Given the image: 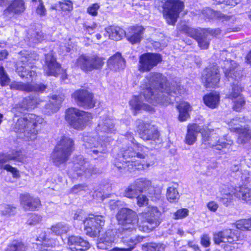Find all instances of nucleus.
Here are the masks:
<instances>
[{"mask_svg": "<svg viewBox=\"0 0 251 251\" xmlns=\"http://www.w3.org/2000/svg\"><path fill=\"white\" fill-rule=\"evenodd\" d=\"M100 8V5L98 3H94L90 5L87 9V13L93 16H96L98 15V11Z\"/></svg>", "mask_w": 251, "mask_h": 251, "instance_id": "obj_52", "label": "nucleus"}, {"mask_svg": "<svg viewBox=\"0 0 251 251\" xmlns=\"http://www.w3.org/2000/svg\"><path fill=\"white\" fill-rule=\"evenodd\" d=\"M104 58L98 55L82 54L77 59L76 65L84 72H91L101 69L104 64Z\"/></svg>", "mask_w": 251, "mask_h": 251, "instance_id": "obj_13", "label": "nucleus"}, {"mask_svg": "<svg viewBox=\"0 0 251 251\" xmlns=\"http://www.w3.org/2000/svg\"><path fill=\"white\" fill-rule=\"evenodd\" d=\"M39 5L37 8L36 12L38 14L41 16L45 15L46 13V9L41 0H39Z\"/></svg>", "mask_w": 251, "mask_h": 251, "instance_id": "obj_57", "label": "nucleus"}, {"mask_svg": "<svg viewBox=\"0 0 251 251\" xmlns=\"http://www.w3.org/2000/svg\"><path fill=\"white\" fill-rule=\"evenodd\" d=\"M244 118L235 117L228 122L227 124L231 131L237 132L239 136L237 142L239 144H244L251 139V130L248 126L242 128L239 123L244 122Z\"/></svg>", "mask_w": 251, "mask_h": 251, "instance_id": "obj_16", "label": "nucleus"}, {"mask_svg": "<svg viewBox=\"0 0 251 251\" xmlns=\"http://www.w3.org/2000/svg\"><path fill=\"white\" fill-rule=\"evenodd\" d=\"M44 69L48 75L56 76L60 72V66L56 62L52 51L45 55Z\"/></svg>", "mask_w": 251, "mask_h": 251, "instance_id": "obj_23", "label": "nucleus"}, {"mask_svg": "<svg viewBox=\"0 0 251 251\" xmlns=\"http://www.w3.org/2000/svg\"><path fill=\"white\" fill-rule=\"evenodd\" d=\"M115 131L112 120L107 117L100 118V120L96 128L95 132L89 133L84 135L83 137V145L86 148H97L92 151L94 153H105L106 151V144L104 140L103 143H100L98 140L99 138L105 137L106 134L113 133Z\"/></svg>", "mask_w": 251, "mask_h": 251, "instance_id": "obj_6", "label": "nucleus"}, {"mask_svg": "<svg viewBox=\"0 0 251 251\" xmlns=\"http://www.w3.org/2000/svg\"><path fill=\"white\" fill-rule=\"evenodd\" d=\"M183 7V2L180 0H168L165 2L163 15L169 24L173 25L176 23Z\"/></svg>", "mask_w": 251, "mask_h": 251, "instance_id": "obj_14", "label": "nucleus"}, {"mask_svg": "<svg viewBox=\"0 0 251 251\" xmlns=\"http://www.w3.org/2000/svg\"><path fill=\"white\" fill-rule=\"evenodd\" d=\"M63 100V97L53 95L50 100V103L46 104L43 109L44 113L50 115L57 111Z\"/></svg>", "mask_w": 251, "mask_h": 251, "instance_id": "obj_31", "label": "nucleus"}, {"mask_svg": "<svg viewBox=\"0 0 251 251\" xmlns=\"http://www.w3.org/2000/svg\"><path fill=\"white\" fill-rule=\"evenodd\" d=\"M51 8L55 10L61 9L63 11H71L73 9V4L71 1L69 0H64L59 1L54 5H51Z\"/></svg>", "mask_w": 251, "mask_h": 251, "instance_id": "obj_42", "label": "nucleus"}, {"mask_svg": "<svg viewBox=\"0 0 251 251\" xmlns=\"http://www.w3.org/2000/svg\"><path fill=\"white\" fill-rule=\"evenodd\" d=\"M73 162V169L74 171L76 172L77 176L84 175L85 177H89L98 172L97 170L93 166H90L89 163L86 161L81 155L75 158Z\"/></svg>", "mask_w": 251, "mask_h": 251, "instance_id": "obj_19", "label": "nucleus"}, {"mask_svg": "<svg viewBox=\"0 0 251 251\" xmlns=\"http://www.w3.org/2000/svg\"><path fill=\"white\" fill-rule=\"evenodd\" d=\"M201 133L203 142L210 141L208 144L210 147H215L216 149L221 150L227 149L224 151L225 152L230 151L232 150L231 146L233 143L232 141L226 139V142L225 141H221L220 139L217 140L218 138L216 135L211 134V131L208 130L205 131L202 129L201 127L196 124H189L187 126V132L185 138V142L186 144L191 145L194 144L197 140V137L199 133ZM226 139H224L225 140Z\"/></svg>", "mask_w": 251, "mask_h": 251, "instance_id": "obj_7", "label": "nucleus"}, {"mask_svg": "<svg viewBox=\"0 0 251 251\" xmlns=\"http://www.w3.org/2000/svg\"><path fill=\"white\" fill-rule=\"evenodd\" d=\"M45 102L39 98L28 97L25 98L19 106L14 107L12 112L14 114L12 128L19 138L27 141H33L38 133L37 127L42 124L44 119L34 114H28L20 117L25 110L32 109L44 105Z\"/></svg>", "mask_w": 251, "mask_h": 251, "instance_id": "obj_2", "label": "nucleus"}, {"mask_svg": "<svg viewBox=\"0 0 251 251\" xmlns=\"http://www.w3.org/2000/svg\"><path fill=\"white\" fill-rule=\"evenodd\" d=\"M130 142V146L123 149L114 162L122 173H136V171L148 169L155 163V157L149 155L148 148L136 143L134 139Z\"/></svg>", "mask_w": 251, "mask_h": 251, "instance_id": "obj_3", "label": "nucleus"}, {"mask_svg": "<svg viewBox=\"0 0 251 251\" xmlns=\"http://www.w3.org/2000/svg\"><path fill=\"white\" fill-rule=\"evenodd\" d=\"M14 160L19 162L23 161V157L20 151L12 150L6 153L0 155V168L11 172L14 177H19L20 174L19 171L15 168L13 167L9 164H5L6 162Z\"/></svg>", "mask_w": 251, "mask_h": 251, "instance_id": "obj_15", "label": "nucleus"}, {"mask_svg": "<svg viewBox=\"0 0 251 251\" xmlns=\"http://www.w3.org/2000/svg\"><path fill=\"white\" fill-rule=\"evenodd\" d=\"M4 251H25V246L22 242L14 240L8 245Z\"/></svg>", "mask_w": 251, "mask_h": 251, "instance_id": "obj_43", "label": "nucleus"}, {"mask_svg": "<svg viewBox=\"0 0 251 251\" xmlns=\"http://www.w3.org/2000/svg\"><path fill=\"white\" fill-rule=\"evenodd\" d=\"M181 30L188 34V35L196 40H197L202 33V30L200 32V31L198 29L193 28L187 26H184L182 28Z\"/></svg>", "mask_w": 251, "mask_h": 251, "instance_id": "obj_46", "label": "nucleus"}, {"mask_svg": "<svg viewBox=\"0 0 251 251\" xmlns=\"http://www.w3.org/2000/svg\"><path fill=\"white\" fill-rule=\"evenodd\" d=\"M91 119L90 113L75 108H70L66 111V120L73 128L77 130L83 129L87 123Z\"/></svg>", "mask_w": 251, "mask_h": 251, "instance_id": "obj_12", "label": "nucleus"}, {"mask_svg": "<svg viewBox=\"0 0 251 251\" xmlns=\"http://www.w3.org/2000/svg\"><path fill=\"white\" fill-rule=\"evenodd\" d=\"M205 104L211 108H216L220 101L219 94L212 92L205 95L203 98Z\"/></svg>", "mask_w": 251, "mask_h": 251, "instance_id": "obj_35", "label": "nucleus"}, {"mask_svg": "<svg viewBox=\"0 0 251 251\" xmlns=\"http://www.w3.org/2000/svg\"><path fill=\"white\" fill-rule=\"evenodd\" d=\"M138 128L139 130L140 137L144 140L159 141V132L151 125L144 123L139 120Z\"/></svg>", "mask_w": 251, "mask_h": 251, "instance_id": "obj_20", "label": "nucleus"}, {"mask_svg": "<svg viewBox=\"0 0 251 251\" xmlns=\"http://www.w3.org/2000/svg\"><path fill=\"white\" fill-rule=\"evenodd\" d=\"M166 196L170 202L176 201L179 198L177 191V184L174 183L170 185L167 189Z\"/></svg>", "mask_w": 251, "mask_h": 251, "instance_id": "obj_40", "label": "nucleus"}, {"mask_svg": "<svg viewBox=\"0 0 251 251\" xmlns=\"http://www.w3.org/2000/svg\"><path fill=\"white\" fill-rule=\"evenodd\" d=\"M215 243L220 244L222 242L234 243L238 240V236L231 229H226L214 234Z\"/></svg>", "mask_w": 251, "mask_h": 251, "instance_id": "obj_25", "label": "nucleus"}, {"mask_svg": "<svg viewBox=\"0 0 251 251\" xmlns=\"http://www.w3.org/2000/svg\"><path fill=\"white\" fill-rule=\"evenodd\" d=\"M86 188V186L82 184L76 185L72 188V191L75 193H76L79 191L85 190Z\"/></svg>", "mask_w": 251, "mask_h": 251, "instance_id": "obj_59", "label": "nucleus"}, {"mask_svg": "<svg viewBox=\"0 0 251 251\" xmlns=\"http://www.w3.org/2000/svg\"><path fill=\"white\" fill-rule=\"evenodd\" d=\"M67 251H86L90 248L89 243L79 236L68 237Z\"/></svg>", "mask_w": 251, "mask_h": 251, "instance_id": "obj_24", "label": "nucleus"}, {"mask_svg": "<svg viewBox=\"0 0 251 251\" xmlns=\"http://www.w3.org/2000/svg\"><path fill=\"white\" fill-rule=\"evenodd\" d=\"M72 97L80 106L92 108L95 105L93 95L87 90H76L72 94Z\"/></svg>", "mask_w": 251, "mask_h": 251, "instance_id": "obj_22", "label": "nucleus"}, {"mask_svg": "<svg viewBox=\"0 0 251 251\" xmlns=\"http://www.w3.org/2000/svg\"><path fill=\"white\" fill-rule=\"evenodd\" d=\"M139 193L141 192L133 182L125 189L124 195L128 198L133 199L136 197Z\"/></svg>", "mask_w": 251, "mask_h": 251, "instance_id": "obj_44", "label": "nucleus"}, {"mask_svg": "<svg viewBox=\"0 0 251 251\" xmlns=\"http://www.w3.org/2000/svg\"><path fill=\"white\" fill-rule=\"evenodd\" d=\"M45 39V36L42 32L35 31L32 34L29 39L30 43L36 44Z\"/></svg>", "mask_w": 251, "mask_h": 251, "instance_id": "obj_50", "label": "nucleus"}, {"mask_svg": "<svg viewBox=\"0 0 251 251\" xmlns=\"http://www.w3.org/2000/svg\"><path fill=\"white\" fill-rule=\"evenodd\" d=\"M74 150L73 140L68 136H62L51 153L52 162L58 166L65 163L68 160Z\"/></svg>", "mask_w": 251, "mask_h": 251, "instance_id": "obj_8", "label": "nucleus"}, {"mask_svg": "<svg viewBox=\"0 0 251 251\" xmlns=\"http://www.w3.org/2000/svg\"><path fill=\"white\" fill-rule=\"evenodd\" d=\"M52 234L49 231L48 233L46 232H42L37 237L36 243L33 246L35 248V251H49L44 248L52 247L58 245V242L51 236Z\"/></svg>", "mask_w": 251, "mask_h": 251, "instance_id": "obj_21", "label": "nucleus"}, {"mask_svg": "<svg viewBox=\"0 0 251 251\" xmlns=\"http://www.w3.org/2000/svg\"><path fill=\"white\" fill-rule=\"evenodd\" d=\"M25 9L24 2L23 0H14L5 10L4 14L6 15L7 12L13 14L21 13L24 11Z\"/></svg>", "mask_w": 251, "mask_h": 251, "instance_id": "obj_37", "label": "nucleus"}, {"mask_svg": "<svg viewBox=\"0 0 251 251\" xmlns=\"http://www.w3.org/2000/svg\"><path fill=\"white\" fill-rule=\"evenodd\" d=\"M143 250L144 251H163L164 246L160 244L149 243L143 246Z\"/></svg>", "mask_w": 251, "mask_h": 251, "instance_id": "obj_47", "label": "nucleus"}, {"mask_svg": "<svg viewBox=\"0 0 251 251\" xmlns=\"http://www.w3.org/2000/svg\"><path fill=\"white\" fill-rule=\"evenodd\" d=\"M237 228L242 230L251 231V222L250 219H241L235 223Z\"/></svg>", "mask_w": 251, "mask_h": 251, "instance_id": "obj_45", "label": "nucleus"}, {"mask_svg": "<svg viewBox=\"0 0 251 251\" xmlns=\"http://www.w3.org/2000/svg\"><path fill=\"white\" fill-rule=\"evenodd\" d=\"M207 206L209 210L213 212L216 211L219 207L217 202L214 201L209 202L207 204Z\"/></svg>", "mask_w": 251, "mask_h": 251, "instance_id": "obj_58", "label": "nucleus"}, {"mask_svg": "<svg viewBox=\"0 0 251 251\" xmlns=\"http://www.w3.org/2000/svg\"><path fill=\"white\" fill-rule=\"evenodd\" d=\"M137 204L139 206H142L148 203V199L144 195H141L137 197Z\"/></svg>", "mask_w": 251, "mask_h": 251, "instance_id": "obj_54", "label": "nucleus"}, {"mask_svg": "<svg viewBox=\"0 0 251 251\" xmlns=\"http://www.w3.org/2000/svg\"><path fill=\"white\" fill-rule=\"evenodd\" d=\"M50 230L56 235H61L67 233L70 227L69 226L64 223H58L51 226Z\"/></svg>", "mask_w": 251, "mask_h": 251, "instance_id": "obj_41", "label": "nucleus"}, {"mask_svg": "<svg viewBox=\"0 0 251 251\" xmlns=\"http://www.w3.org/2000/svg\"><path fill=\"white\" fill-rule=\"evenodd\" d=\"M13 89L19 90L25 92H43L46 89V86L41 84H32L25 83L22 82H14L11 85Z\"/></svg>", "mask_w": 251, "mask_h": 251, "instance_id": "obj_26", "label": "nucleus"}, {"mask_svg": "<svg viewBox=\"0 0 251 251\" xmlns=\"http://www.w3.org/2000/svg\"><path fill=\"white\" fill-rule=\"evenodd\" d=\"M142 89L139 96H134L129 101V105L134 112L140 110L152 112L153 108L141 101L142 97L146 101L155 105L160 103L167 105L175 100V95L183 94L185 89L179 84L174 82L170 86L166 77L160 73L151 72L142 81Z\"/></svg>", "mask_w": 251, "mask_h": 251, "instance_id": "obj_1", "label": "nucleus"}, {"mask_svg": "<svg viewBox=\"0 0 251 251\" xmlns=\"http://www.w3.org/2000/svg\"><path fill=\"white\" fill-rule=\"evenodd\" d=\"M8 55V52L6 50H2L0 52V60H3Z\"/></svg>", "mask_w": 251, "mask_h": 251, "instance_id": "obj_64", "label": "nucleus"}, {"mask_svg": "<svg viewBox=\"0 0 251 251\" xmlns=\"http://www.w3.org/2000/svg\"><path fill=\"white\" fill-rule=\"evenodd\" d=\"M119 202L118 201H115L114 200H112L110 201V208L112 209H115L117 208V206H118V203Z\"/></svg>", "mask_w": 251, "mask_h": 251, "instance_id": "obj_63", "label": "nucleus"}, {"mask_svg": "<svg viewBox=\"0 0 251 251\" xmlns=\"http://www.w3.org/2000/svg\"><path fill=\"white\" fill-rule=\"evenodd\" d=\"M189 213V211L187 208H181L178 209L173 214V218L176 220L182 219L186 218Z\"/></svg>", "mask_w": 251, "mask_h": 251, "instance_id": "obj_49", "label": "nucleus"}, {"mask_svg": "<svg viewBox=\"0 0 251 251\" xmlns=\"http://www.w3.org/2000/svg\"><path fill=\"white\" fill-rule=\"evenodd\" d=\"M72 42H71L70 39H68L67 45L66 43H63L64 45H62L61 47L62 48L63 50H65L66 52H69L71 50Z\"/></svg>", "mask_w": 251, "mask_h": 251, "instance_id": "obj_60", "label": "nucleus"}, {"mask_svg": "<svg viewBox=\"0 0 251 251\" xmlns=\"http://www.w3.org/2000/svg\"><path fill=\"white\" fill-rule=\"evenodd\" d=\"M179 111L178 119L180 122L186 121L189 118V112L191 110L190 104L185 101L181 102L177 106Z\"/></svg>", "mask_w": 251, "mask_h": 251, "instance_id": "obj_38", "label": "nucleus"}, {"mask_svg": "<svg viewBox=\"0 0 251 251\" xmlns=\"http://www.w3.org/2000/svg\"><path fill=\"white\" fill-rule=\"evenodd\" d=\"M21 204L25 209L33 210L39 207L40 201L38 198L31 197L28 194H23L20 196Z\"/></svg>", "mask_w": 251, "mask_h": 251, "instance_id": "obj_30", "label": "nucleus"}, {"mask_svg": "<svg viewBox=\"0 0 251 251\" xmlns=\"http://www.w3.org/2000/svg\"><path fill=\"white\" fill-rule=\"evenodd\" d=\"M144 28L142 26L135 25L130 26L126 35L129 42L134 44L139 43L142 38Z\"/></svg>", "mask_w": 251, "mask_h": 251, "instance_id": "obj_27", "label": "nucleus"}, {"mask_svg": "<svg viewBox=\"0 0 251 251\" xmlns=\"http://www.w3.org/2000/svg\"><path fill=\"white\" fill-rule=\"evenodd\" d=\"M105 30L104 36H108L109 38L113 40H120L126 36L125 31L119 26H110L105 28Z\"/></svg>", "mask_w": 251, "mask_h": 251, "instance_id": "obj_32", "label": "nucleus"}, {"mask_svg": "<svg viewBox=\"0 0 251 251\" xmlns=\"http://www.w3.org/2000/svg\"><path fill=\"white\" fill-rule=\"evenodd\" d=\"M115 230H108L104 235L100 237L97 243L98 248L102 250H107L112 243L116 240Z\"/></svg>", "mask_w": 251, "mask_h": 251, "instance_id": "obj_29", "label": "nucleus"}, {"mask_svg": "<svg viewBox=\"0 0 251 251\" xmlns=\"http://www.w3.org/2000/svg\"><path fill=\"white\" fill-rule=\"evenodd\" d=\"M220 193L217 198L226 205H228L232 201L233 196L247 202L251 201V190L246 185H240L234 189L223 187L220 189Z\"/></svg>", "mask_w": 251, "mask_h": 251, "instance_id": "obj_9", "label": "nucleus"}, {"mask_svg": "<svg viewBox=\"0 0 251 251\" xmlns=\"http://www.w3.org/2000/svg\"><path fill=\"white\" fill-rule=\"evenodd\" d=\"M0 211L3 215L11 216L16 212V207L11 205L5 204L0 207Z\"/></svg>", "mask_w": 251, "mask_h": 251, "instance_id": "obj_48", "label": "nucleus"}, {"mask_svg": "<svg viewBox=\"0 0 251 251\" xmlns=\"http://www.w3.org/2000/svg\"><path fill=\"white\" fill-rule=\"evenodd\" d=\"M201 243L203 247H208L210 244L209 236L207 234L202 235L201 237Z\"/></svg>", "mask_w": 251, "mask_h": 251, "instance_id": "obj_55", "label": "nucleus"}, {"mask_svg": "<svg viewBox=\"0 0 251 251\" xmlns=\"http://www.w3.org/2000/svg\"><path fill=\"white\" fill-rule=\"evenodd\" d=\"M203 14L209 19L219 20L222 22L229 20L231 18L230 16L225 15L220 12L214 11L209 8L203 10Z\"/></svg>", "mask_w": 251, "mask_h": 251, "instance_id": "obj_39", "label": "nucleus"}, {"mask_svg": "<svg viewBox=\"0 0 251 251\" xmlns=\"http://www.w3.org/2000/svg\"><path fill=\"white\" fill-rule=\"evenodd\" d=\"M86 29L89 34H91L93 33L94 29L96 28V25H94L93 26H86Z\"/></svg>", "mask_w": 251, "mask_h": 251, "instance_id": "obj_62", "label": "nucleus"}, {"mask_svg": "<svg viewBox=\"0 0 251 251\" xmlns=\"http://www.w3.org/2000/svg\"><path fill=\"white\" fill-rule=\"evenodd\" d=\"M220 75L215 65L206 68L202 74V80L206 88H217L219 86Z\"/></svg>", "mask_w": 251, "mask_h": 251, "instance_id": "obj_18", "label": "nucleus"}, {"mask_svg": "<svg viewBox=\"0 0 251 251\" xmlns=\"http://www.w3.org/2000/svg\"><path fill=\"white\" fill-rule=\"evenodd\" d=\"M134 183L141 193L149 191L148 193L151 194V192L152 190L154 191V189L151 186V181L146 178L137 179L134 181Z\"/></svg>", "mask_w": 251, "mask_h": 251, "instance_id": "obj_34", "label": "nucleus"}, {"mask_svg": "<svg viewBox=\"0 0 251 251\" xmlns=\"http://www.w3.org/2000/svg\"><path fill=\"white\" fill-rule=\"evenodd\" d=\"M10 79L5 72L3 67H0V83L1 86L8 85Z\"/></svg>", "mask_w": 251, "mask_h": 251, "instance_id": "obj_51", "label": "nucleus"}, {"mask_svg": "<svg viewBox=\"0 0 251 251\" xmlns=\"http://www.w3.org/2000/svg\"><path fill=\"white\" fill-rule=\"evenodd\" d=\"M41 220L42 217L40 216L33 214L30 216L27 222L30 225H34L40 222Z\"/></svg>", "mask_w": 251, "mask_h": 251, "instance_id": "obj_53", "label": "nucleus"}, {"mask_svg": "<svg viewBox=\"0 0 251 251\" xmlns=\"http://www.w3.org/2000/svg\"><path fill=\"white\" fill-rule=\"evenodd\" d=\"M21 56L19 61L17 64L16 72L22 77H29L32 79L36 76V73L34 70H29L32 67V60H35L38 58L37 55L34 53H30L27 51H23L20 52Z\"/></svg>", "mask_w": 251, "mask_h": 251, "instance_id": "obj_11", "label": "nucleus"}, {"mask_svg": "<svg viewBox=\"0 0 251 251\" xmlns=\"http://www.w3.org/2000/svg\"><path fill=\"white\" fill-rule=\"evenodd\" d=\"M161 212L156 206H149L139 215V218L136 212L131 209L124 208L120 210L117 214L119 224L123 226V232L126 234L128 231L135 230L150 232L159 225V217Z\"/></svg>", "mask_w": 251, "mask_h": 251, "instance_id": "obj_4", "label": "nucleus"}, {"mask_svg": "<svg viewBox=\"0 0 251 251\" xmlns=\"http://www.w3.org/2000/svg\"><path fill=\"white\" fill-rule=\"evenodd\" d=\"M218 3H225L227 5L235 6L238 3L240 0H215Z\"/></svg>", "mask_w": 251, "mask_h": 251, "instance_id": "obj_56", "label": "nucleus"}, {"mask_svg": "<svg viewBox=\"0 0 251 251\" xmlns=\"http://www.w3.org/2000/svg\"><path fill=\"white\" fill-rule=\"evenodd\" d=\"M230 53L226 51H223L221 53L224 66L223 70L226 77L228 81L234 80L231 92L228 95V98L231 99L234 103L233 108L236 111H240L244 107L245 104L244 98L241 94L243 88L239 83V79L242 76V72L238 69L236 62L231 59H227V57L229 56Z\"/></svg>", "mask_w": 251, "mask_h": 251, "instance_id": "obj_5", "label": "nucleus"}, {"mask_svg": "<svg viewBox=\"0 0 251 251\" xmlns=\"http://www.w3.org/2000/svg\"><path fill=\"white\" fill-rule=\"evenodd\" d=\"M143 239V237L138 236L134 239L131 238L129 240H125L124 241V243L126 247H116L110 250V251H131L134 249L135 245L142 241Z\"/></svg>", "mask_w": 251, "mask_h": 251, "instance_id": "obj_36", "label": "nucleus"}, {"mask_svg": "<svg viewBox=\"0 0 251 251\" xmlns=\"http://www.w3.org/2000/svg\"><path fill=\"white\" fill-rule=\"evenodd\" d=\"M162 60V56L158 53H144L139 57L138 69L140 72H149Z\"/></svg>", "mask_w": 251, "mask_h": 251, "instance_id": "obj_17", "label": "nucleus"}, {"mask_svg": "<svg viewBox=\"0 0 251 251\" xmlns=\"http://www.w3.org/2000/svg\"><path fill=\"white\" fill-rule=\"evenodd\" d=\"M107 65L111 70L117 71L123 69L125 66V61L119 53L111 56L107 61Z\"/></svg>", "mask_w": 251, "mask_h": 251, "instance_id": "obj_33", "label": "nucleus"}, {"mask_svg": "<svg viewBox=\"0 0 251 251\" xmlns=\"http://www.w3.org/2000/svg\"><path fill=\"white\" fill-rule=\"evenodd\" d=\"M75 220L81 221L84 225L86 234L90 237L98 236L104 225L105 221L102 216L100 215H91L86 218L83 216V212L79 211L75 214Z\"/></svg>", "mask_w": 251, "mask_h": 251, "instance_id": "obj_10", "label": "nucleus"}, {"mask_svg": "<svg viewBox=\"0 0 251 251\" xmlns=\"http://www.w3.org/2000/svg\"><path fill=\"white\" fill-rule=\"evenodd\" d=\"M221 33L219 28L204 29L202 30V33L197 39V41L199 46L201 49H206L209 46V36H216Z\"/></svg>", "mask_w": 251, "mask_h": 251, "instance_id": "obj_28", "label": "nucleus"}, {"mask_svg": "<svg viewBox=\"0 0 251 251\" xmlns=\"http://www.w3.org/2000/svg\"><path fill=\"white\" fill-rule=\"evenodd\" d=\"M93 197L98 201H102L104 199V195L100 192H95Z\"/></svg>", "mask_w": 251, "mask_h": 251, "instance_id": "obj_61", "label": "nucleus"}]
</instances>
